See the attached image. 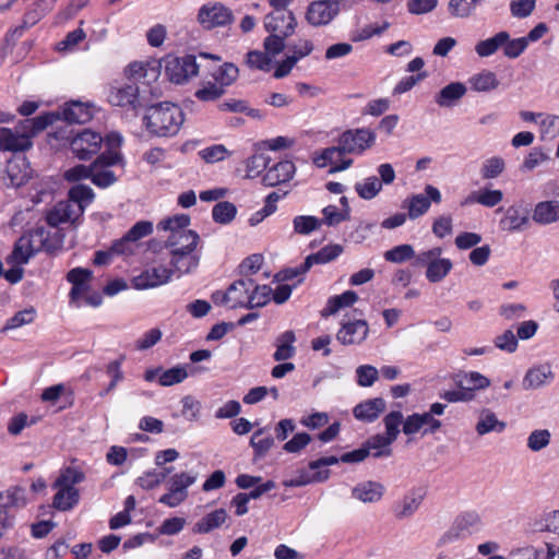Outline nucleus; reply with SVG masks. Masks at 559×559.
Listing matches in <instances>:
<instances>
[{"instance_id":"603ef678","label":"nucleus","mask_w":559,"mask_h":559,"mask_svg":"<svg viewBox=\"0 0 559 559\" xmlns=\"http://www.w3.org/2000/svg\"><path fill=\"white\" fill-rule=\"evenodd\" d=\"M238 68L233 63H224L214 73L215 83L222 86L224 90L231 85L238 78Z\"/></svg>"},{"instance_id":"774afa93","label":"nucleus","mask_w":559,"mask_h":559,"mask_svg":"<svg viewBox=\"0 0 559 559\" xmlns=\"http://www.w3.org/2000/svg\"><path fill=\"white\" fill-rule=\"evenodd\" d=\"M289 35H283L278 33H271L263 43L265 52L272 58L281 53L285 48V39Z\"/></svg>"},{"instance_id":"49530a36","label":"nucleus","mask_w":559,"mask_h":559,"mask_svg":"<svg viewBox=\"0 0 559 559\" xmlns=\"http://www.w3.org/2000/svg\"><path fill=\"white\" fill-rule=\"evenodd\" d=\"M28 239L20 237L14 245L12 253L8 257V263L22 265L28 262L36 252L31 248Z\"/></svg>"},{"instance_id":"a19ab883","label":"nucleus","mask_w":559,"mask_h":559,"mask_svg":"<svg viewBox=\"0 0 559 559\" xmlns=\"http://www.w3.org/2000/svg\"><path fill=\"white\" fill-rule=\"evenodd\" d=\"M528 222L527 212L518 206H510L500 221L501 228L508 231L521 229Z\"/></svg>"},{"instance_id":"6e6d98bb","label":"nucleus","mask_w":559,"mask_h":559,"mask_svg":"<svg viewBox=\"0 0 559 559\" xmlns=\"http://www.w3.org/2000/svg\"><path fill=\"white\" fill-rule=\"evenodd\" d=\"M382 189V183L379 181V179L374 176L368 177L364 182L356 183L355 190L357 191L358 195L365 200H371Z\"/></svg>"},{"instance_id":"2eb2a0df","label":"nucleus","mask_w":559,"mask_h":559,"mask_svg":"<svg viewBox=\"0 0 559 559\" xmlns=\"http://www.w3.org/2000/svg\"><path fill=\"white\" fill-rule=\"evenodd\" d=\"M199 23L206 29L229 25L234 21L233 12L221 3L204 4L198 13Z\"/></svg>"},{"instance_id":"72a5a7b5","label":"nucleus","mask_w":559,"mask_h":559,"mask_svg":"<svg viewBox=\"0 0 559 559\" xmlns=\"http://www.w3.org/2000/svg\"><path fill=\"white\" fill-rule=\"evenodd\" d=\"M266 432L267 428L263 427L255 430L250 438V445L253 449L254 461L264 457L274 447V438Z\"/></svg>"},{"instance_id":"2f4dec72","label":"nucleus","mask_w":559,"mask_h":559,"mask_svg":"<svg viewBox=\"0 0 559 559\" xmlns=\"http://www.w3.org/2000/svg\"><path fill=\"white\" fill-rule=\"evenodd\" d=\"M190 225V216L187 214H177L167 218L162 219L157 224L158 230L169 231L168 237H174L175 235H183L185 233H195L192 229H189Z\"/></svg>"},{"instance_id":"ea45409f","label":"nucleus","mask_w":559,"mask_h":559,"mask_svg":"<svg viewBox=\"0 0 559 559\" xmlns=\"http://www.w3.org/2000/svg\"><path fill=\"white\" fill-rule=\"evenodd\" d=\"M343 252L340 245H329L316 253L309 254L304 261V269H311L313 264H324L333 261Z\"/></svg>"},{"instance_id":"4468645a","label":"nucleus","mask_w":559,"mask_h":559,"mask_svg":"<svg viewBox=\"0 0 559 559\" xmlns=\"http://www.w3.org/2000/svg\"><path fill=\"white\" fill-rule=\"evenodd\" d=\"M369 331V324L366 320H343L336 333V340L345 346L359 345L368 337Z\"/></svg>"},{"instance_id":"f257e3e1","label":"nucleus","mask_w":559,"mask_h":559,"mask_svg":"<svg viewBox=\"0 0 559 559\" xmlns=\"http://www.w3.org/2000/svg\"><path fill=\"white\" fill-rule=\"evenodd\" d=\"M200 236L198 233H185L167 237L165 247L169 250V264L177 277L194 272L201 261L199 253Z\"/></svg>"},{"instance_id":"20e7f679","label":"nucleus","mask_w":559,"mask_h":559,"mask_svg":"<svg viewBox=\"0 0 559 559\" xmlns=\"http://www.w3.org/2000/svg\"><path fill=\"white\" fill-rule=\"evenodd\" d=\"M83 479L84 474L74 467H67L61 471L53 485L57 489L52 501L53 508L59 511L71 510L80 498L79 490L74 486Z\"/></svg>"},{"instance_id":"6ab92c4d","label":"nucleus","mask_w":559,"mask_h":559,"mask_svg":"<svg viewBox=\"0 0 559 559\" xmlns=\"http://www.w3.org/2000/svg\"><path fill=\"white\" fill-rule=\"evenodd\" d=\"M64 177L69 181L92 178L95 185L105 187V153L99 154L91 166L76 165L68 169Z\"/></svg>"},{"instance_id":"c85d7f7f","label":"nucleus","mask_w":559,"mask_h":559,"mask_svg":"<svg viewBox=\"0 0 559 559\" xmlns=\"http://www.w3.org/2000/svg\"><path fill=\"white\" fill-rule=\"evenodd\" d=\"M506 427L507 424L502 420H499L492 411L484 408L479 413L475 430L478 436H485L490 432L500 433L506 429Z\"/></svg>"},{"instance_id":"8fccbe9b","label":"nucleus","mask_w":559,"mask_h":559,"mask_svg":"<svg viewBox=\"0 0 559 559\" xmlns=\"http://www.w3.org/2000/svg\"><path fill=\"white\" fill-rule=\"evenodd\" d=\"M272 289L267 285H258L253 281V287L249 295L248 309L260 308L265 306L271 298Z\"/></svg>"},{"instance_id":"09e8293b","label":"nucleus","mask_w":559,"mask_h":559,"mask_svg":"<svg viewBox=\"0 0 559 559\" xmlns=\"http://www.w3.org/2000/svg\"><path fill=\"white\" fill-rule=\"evenodd\" d=\"M35 316L36 311L33 307L21 310L5 322L1 329V332L5 333L8 331L19 329L23 325L31 324L35 320Z\"/></svg>"},{"instance_id":"de8ad7c7","label":"nucleus","mask_w":559,"mask_h":559,"mask_svg":"<svg viewBox=\"0 0 559 559\" xmlns=\"http://www.w3.org/2000/svg\"><path fill=\"white\" fill-rule=\"evenodd\" d=\"M394 441L389 439L385 435L378 433L369 438L366 443V448L369 449V452L372 450V455L374 457L390 456L392 454L391 444Z\"/></svg>"},{"instance_id":"a18cd8bd","label":"nucleus","mask_w":559,"mask_h":559,"mask_svg":"<svg viewBox=\"0 0 559 559\" xmlns=\"http://www.w3.org/2000/svg\"><path fill=\"white\" fill-rule=\"evenodd\" d=\"M126 360L124 355H119L118 358L109 361L107 364V377L109 380L107 381V393L114 391L118 388V385L124 381L126 373L122 370V364Z\"/></svg>"},{"instance_id":"58836bf2","label":"nucleus","mask_w":559,"mask_h":559,"mask_svg":"<svg viewBox=\"0 0 559 559\" xmlns=\"http://www.w3.org/2000/svg\"><path fill=\"white\" fill-rule=\"evenodd\" d=\"M471 88L475 92H490L499 86V80L495 72L483 70L468 79Z\"/></svg>"},{"instance_id":"13d9d810","label":"nucleus","mask_w":559,"mask_h":559,"mask_svg":"<svg viewBox=\"0 0 559 559\" xmlns=\"http://www.w3.org/2000/svg\"><path fill=\"white\" fill-rule=\"evenodd\" d=\"M343 152L340 150L338 144L336 146H331L323 150L320 154L313 157V163L319 168H323L330 165H337L338 160H341Z\"/></svg>"},{"instance_id":"69168bd1","label":"nucleus","mask_w":559,"mask_h":559,"mask_svg":"<svg viewBox=\"0 0 559 559\" xmlns=\"http://www.w3.org/2000/svg\"><path fill=\"white\" fill-rule=\"evenodd\" d=\"M199 155L205 163L213 164L224 160L230 153L223 144H215L201 150Z\"/></svg>"},{"instance_id":"f8f14e48","label":"nucleus","mask_w":559,"mask_h":559,"mask_svg":"<svg viewBox=\"0 0 559 559\" xmlns=\"http://www.w3.org/2000/svg\"><path fill=\"white\" fill-rule=\"evenodd\" d=\"M480 525V516L475 511H466L459 515L453 525L439 538L438 546H445L456 539L469 535Z\"/></svg>"},{"instance_id":"423d86ee","label":"nucleus","mask_w":559,"mask_h":559,"mask_svg":"<svg viewBox=\"0 0 559 559\" xmlns=\"http://www.w3.org/2000/svg\"><path fill=\"white\" fill-rule=\"evenodd\" d=\"M126 75L128 79L141 83L143 85L142 88H146L147 96H159L157 88L152 86L160 75V64L158 61H134L127 68Z\"/></svg>"},{"instance_id":"1a4fd4ad","label":"nucleus","mask_w":559,"mask_h":559,"mask_svg":"<svg viewBox=\"0 0 559 559\" xmlns=\"http://www.w3.org/2000/svg\"><path fill=\"white\" fill-rule=\"evenodd\" d=\"M441 253L442 249L436 247L417 255V263L427 265L426 277L431 283L441 282L452 270V262Z\"/></svg>"},{"instance_id":"c03bdc74","label":"nucleus","mask_w":559,"mask_h":559,"mask_svg":"<svg viewBox=\"0 0 559 559\" xmlns=\"http://www.w3.org/2000/svg\"><path fill=\"white\" fill-rule=\"evenodd\" d=\"M508 32H499L490 38L478 41L475 46V51L479 57H489L496 53L503 43L508 41Z\"/></svg>"},{"instance_id":"6e6552de","label":"nucleus","mask_w":559,"mask_h":559,"mask_svg":"<svg viewBox=\"0 0 559 559\" xmlns=\"http://www.w3.org/2000/svg\"><path fill=\"white\" fill-rule=\"evenodd\" d=\"M343 0H313L306 10L305 19L313 27L330 25L341 13Z\"/></svg>"},{"instance_id":"680f3d73","label":"nucleus","mask_w":559,"mask_h":559,"mask_svg":"<svg viewBox=\"0 0 559 559\" xmlns=\"http://www.w3.org/2000/svg\"><path fill=\"white\" fill-rule=\"evenodd\" d=\"M403 423V414L400 411L390 412L383 418V424L385 427V436L395 441L400 433V426Z\"/></svg>"},{"instance_id":"338daca9","label":"nucleus","mask_w":559,"mask_h":559,"mask_svg":"<svg viewBox=\"0 0 559 559\" xmlns=\"http://www.w3.org/2000/svg\"><path fill=\"white\" fill-rule=\"evenodd\" d=\"M323 219L322 223L329 226H335L340 223L349 219V210L344 209L340 211L335 205H328L322 210Z\"/></svg>"},{"instance_id":"4be33fe9","label":"nucleus","mask_w":559,"mask_h":559,"mask_svg":"<svg viewBox=\"0 0 559 559\" xmlns=\"http://www.w3.org/2000/svg\"><path fill=\"white\" fill-rule=\"evenodd\" d=\"M33 145L32 138L21 123L14 129H0V146L5 151H25Z\"/></svg>"},{"instance_id":"e433bc0d","label":"nucleus","mask_w":559,"mask_h":559,"mask_svg":"<svg viewBox=\"0 0 559 559\" xmlns=\"http://www.w3.org/2000/svg\"><path fill=\"white\" fill-rule=\"evenodd\" d=\"M26 503L25 488L21 486H13L0 492L1 509H19L25 507Z\"/></svg>"},{"instance_id":"f03ea898","label":"nucleus","mask_w":559,"mask_h":559,"mask_svg":"<svg viewBox=\"0 0 559 559\" xmlns=\"http://www.w3.org/2000/svg\"><path fill=\"white\" fill-rule=\"evenodd\" d=\"M93 190L85 185H76L69 191V199L56 203L46 213V222L51 227L60 224L74 223L93 201Z\"/></svg>"},{"instance_id":"393cba45","label":"nucleus","mask_w":559,"mask_h":559,"mask_svg":"<svg viewBox=\"0 0 559 559\" xmlns=\"http://www.w3.org/2000/svg\"><path fill=\"white\" fill-rule=\"evenodd\" d=\"M32 173L26 157L15 156L8 160L5 174L9 182L7 185L15 188L21 187L28 181L32 177Z\"/></svg>"},{"instance_id":"7c9ffc66","label":"nucleus","mask_w":559,"mask_h":559,"mask_svg":"<svg viewBox=\"0 0 559 559\" xmlns=\"http://www.w3.org/2000/svg\"><path fill=\"white\" fill-rule=\"evenodd\" d=\"M533 219L542 225L552 224L559 221V201H543L536 204Z\"/></svg>"},{"instance_id":"864d4df0","label":"nucleus","mask_w":559,"mask_h":559,"mask_svg":"<svg viewBox=\"0 0 559 559\" xmlns=\"http://www.w3.org/2000/svg\"><path fill=\"white\" fill-rule=\"evenodd\" d=\"M236 213L237 209L233 203L223 201L214 205L212 216L216 223L228 224L235 218Z\"/></svg>"},{"instance_id":"bb28decb","label":"nucleus","mask_w":559,"mask_h":559,"mask_svg":"<svg viewBox=\"0 0 559 559\" xmlns=\"http://www.w3.org/2000/svg\"><path fill=\"white\" fill-rule=\"evenodd\" d=\"M296 171V167L290 160H282L271 167L263 176V183L267 187H275L277 185L289 181Z\"/></svg>"},{"instance_id":"c9c22d12","label":"nucleus","mask_w":559,"mask_h":559,"mask_svg":"<svg viewBox=\"0 0 559 559\" xmlns=\"http://www.w3.org/2000/svg\"><path fill=\"white\" fill-rule=\"evenodd\" d=\"M466 93V86L461 82H453L441 88L436 96V103L440 107H451Z\"/></svg>"},{"instance_id":"412c9836","label":"nucleus","mask_w":559,"mask_h":559,"mask_svg":"<svg viewBox=\"0 0 559 559\" xmlns=\"http://www.w3.org/2000/svg\"><path fill=\"white\" fill-rule=\"evenodd\" d=\"M252 287L253 280L251 277L245 276L239 278L230 284L224 295H222V301L229 302L231 308H248Z\"/></svg>"},{"instance_id":"dca6fc26","label":"nucleus","mask_w":559,"mask_h":559,"mask_svg":"<svg viewBox=\"0 0 559 559\" xmlns=\"http://www.w3.org/2000/svg\"><path fill=\"white\" fill-rule=\"evenodd\" d=\"M171 267L163 264L145 269L141 274L132 278V285L135 289L143 290L155 288L167 284L174 275Z\"/></svg>"},{"instance_id":"f3484780","label":"nucleus","mask_w":559,"mask_h":559,"mask_svg":"<svg viewBox=\"0 0 559 559\" xmlns=\"http://www.w3.org/2000/svg\"><path fill=\"white\" fill-rule=\"evenodd\" d=\"M102 143L100 133L84 129L71 140L70 146L78 158L88 159L99 151Z\"/></svg>"},{"instance_id":"c756f323","label":"nucleus","mask_w":559,"mask_h":559,"mask_svg":"<svg viewBox=\"0 0 559 559\" xmlns=\"http://www.w3.org/2000/svg\"><path fill=\"white\" fill-rule=\"evenodd\" d=\"M61 118L69 123H86L92 119L91 108L81 102H70L60 112Z\"/></svg>"},{"instance_id":"f704fd0d","label":"nucleus","mask_w":559,"mask_h":559,"mask_svg":"<svg viewBox=\"0 0 559 559\" xmlns=\"http://www.w3.org/2000/svg\"><path fill=\"white\" fill-rule=\"evenodd\" d=\"M60 119L61 115L59 111L45 112L35 118L21 121V127L27 130L31 138H33Z\"/></svg>"},{"instance_id":"79ce46f5","label":"nucleus","mask_w":559,"mask_h":559,"mask_svg":"<svg viewBox=\"0 0 559 559\" xmlns=\"http://www.w3.org/2000/svg\"><path fill=\"white\" fill-rule=\"evenodd\" d=\"M227 519V513L224 509H217L194 524L193 532L198 534H205L222 526Z\"/></svg>"},{"instance_id":"0eeeda50","label":"nucleus","mask_w":559,"mask_h":559,"mask_svg":"<svg viewBox=\"0 0 559 559\" xmlns=\"http://www.w3.org/2000/svg\"><path fill=\"white\" fill-rule=\"evenodd\" d=\"M126 75L128 79L141 83L143 85L142 88H146L147 96H159L157 88L152 86L160 75V64L158 61H134L127 68Z\"/></svg>"},{"instance_id":"a211bd4d","label":"nucleus","mask_w":559,"mask_h":559,"mask_svg":"<svg viewBox=\"0 0 559 559\" xmlns=\"http://www.w3.org/2000/svg\"><path fill=\"white\" fill-rule=\"evenodd\" d=\"M93 272L84 267H74L67 273V281L72 285L69 293L70 302L81 307V298L92 288Z\"/></svg>"},{"instance_id":"5701e85b","label":"nucleus","mask_w":559,"mask_h":559,"mask_svg":"<svg viewBox=\"0 0 559 559\" xmlns=\"http://www.w3.org/2000/svg\"><path fill=\"white\" fill-rule=\"evenodd\" d=\"M384 493L385 486L376 480H364L352 488L353 499L365 504H374L380 502Z\"/></svg>"},{"instance_id":"bf43d9fd","label":"nucleus","mask_w":559,"mask_h":559,"mask_svg":"<svg viewBox=\"0 0 559 559\" xmlns=\"http://www.w3.org/2000/svg\"><path fill=\"white\" fill-rule=\"evenodd\" d=\"M415 251L411 245H400L384 252V259L392 263H402L414 258Z\"/></svg>"},{"instance_id":"9b49d317","label":"nucleus","mask_w":559,"mask_h":559,"mask_svg":"<svg viewBox=\"0 0 559 559\" xmlns=\"http://www.w3.org/2000/svg\"><path fill=\"white\" fill-rule=\"evenodd\" d=\"M376 141V133L367 128L347 130L343 132L337 144L343 154H361L370 148Z\"/></svg>"},{"instance_id":"37998d69","label":"nucleus","mask_w":559,"mask_h":559,"mask_svg":"<svg viewBox=\"0 0 559 559\" xmlns=\"http://www.w3.org/2000/svg\"><path fill=\"white\" fill-rule=\"evenodd\" d=\"M358 300V295L354 290H346L345 293L331 297L325 308L321 311L322 317L335 314L344 307H350Z\"/></svg>"},{"instance_id":"aec40b11","label":"nucleus","mask_w":559,"mask_h":559,"mask_svg":"<svg viewBox=\"0 0 559 559\" xmlns=\"http://www.w3.org/2000/svg\"><path fill=\"white\" fill-rule=\"evenodd\" d=\"M297 22L292 11L273 9L264 19V26L270 33L293 35Z\"/></svg>"},{"instance_id":"a878e982","label":"nucleus","mask_w":559,"mask_h":559,"mask_svg":"<svg viewBox=\"0 0 559 559\" xmlns=\"http://www.w3.org/2000/svg\"><path fill=\"white\" fill-rule=\"evenodd\" d=\"M552 378L554 372L550 365H538L527 370L523 378L522 386L524 390H536L546 385Z\"/></svg>"},{"instance_id":"cd10ccee","label":"nucleus","mask_w":559,"mask_h":559,"mask_svg":"<svg viewBox=\"0 0 559 559\" xmlns=\"http://www.w3.org/2000/svg\"><path fill=\"white\" fill-rule=\"evenodd\" d=\"M385 406L382 397H374L356 405L353 412L359 420L373 421L384 412Z\"/></svg>"},{"instance_id":"e2e57ef3","label":"nucleus","mask_w":559,"mask_h":559,"mask_svg":"<svg viewBox=\"0 0 559 559\" xmlns=\"http://www.w3.org/2000/svg\"><path fill=\"white\" fill-rule=\"evenodd\" d=\"M504 168V160L499 156H493L484 162L480 173L484 179H493L501 175Z\"/></svg>"},{"instance_id":"3c124183","label":"nucleus","mask_w":559,"mask_h":559,"mask_svg":"<svg viewBox=\"0 0 559 559\" xmlns=\"http://www.w3.org/2000/svg\"><path fill=\"white\" fill-rule=\"evenodd\" d=\"M549 160L550 156L546 152L539 147H534L523 160L520 169L523 173H530Z\"/></svg>"},{"instance_id":"052dcab7","label":"nucleus","mask_w":559,"mask_h":559,"mask_svg":"<svg viewBox=\"0 0 559 559\" xmlns=\"http://www.w3.org/2000/svg\"><path fill=\"white\" fill-rule=\"evenodd\" d=\"M540 135L544 140H552L559 136V116L546 115L539 122Z\"/></svg>"},{"instance_id":"4c0bfd02","label":"nucleus","mask_w":559,"mask_h":559,"mask_svg":"<svg viewBox=\"0 0 559 559\" xmlns=\"http://www.w3.org/2000/svg\"><path fill=\"white\" fill-rule=\"evenodd\" d=\"M123 138L118 132L107 133V168L114 165L126 164L121 146Z\"/></svg>"},{"instance_id":"0e129e2a","label":"nucleus","mask_w":559,"mask_h":559,"mask_svg":"<svg viewBox=\"0 0 559 559\" xmlns=\"http://www.w3.org/2000/svg\"><path fill=\"white\" fill-rule=\"evenodd\" d=\"M188 377L185 367L177 366L168 370H163L159 377V384L163 386H170L182 382Z\"/></svg>"},{"instance_id":"39448f33","label":"nucleus","mask_w":559,"mask_h":559,"mask_svg":"<svg viewBox=\"0 0 559 559\" xmlns=\"http://www.w3.org/2000/svg\"><path fill=\"white\" fill-rule=\"evenodd\" d=\"M148 99L146 88H141L135 83L112 87L108 98L115 106L129 107L133 110L148 106Z\"/></svg>"},{"instance_id":"b1692460","label":"nucleus","mask_w":559,"mask_h":559,"mask_svg":"<svg viewBox=\"0 0 559 559\" xmlns=\"http://www.w3.org/2000/svg\"><path fill=\"white\" fill-rule=\"evenodd\" d=\"M426 195L424 194H416L413 195L407 205L408 210V216L412 219H415L421 215H424L430 207L431 201L435 203L441 202V193L440 191L428 185L425 188Z\"/></svg>"},{"instance_id":"9d476101","label":"nucleus","mask_w":559,"mask_h":559,"mask_svg":"<svg viewBox=\"0 0 559 559\" xmlns=\"http://www.w3.org/2000/svg\"><path fill=\"white\" fill-rule=\"evenodd\" d=\"M200 64L197 57L187 55L183 57H171L166 60L165 73L167 78L176 84H182L189 79L197 76Z\"/></svg>"},{"instance_id":"5fc2aeb1","label":"nucleus","mask_w":559,"mask_h":559,"mask_svg":"<svg viewBox=\"0 0 559 559\" xmlns=\"http://www.w3.org/2000/svg\"><path fill=\"white\" fill-rule=\"evenodd\" d=\"M321 225V219L310 215H298L293 219L294 231L298 235H309Z\"/></svg>"},{"instance_id":"4d7b16f0","label":"nucleus","mask_w":559,"mask_h":559,"mask_svg":"<svg viewBox=\"0 0 559 559\" xmlns=\"http://www.w3.org/2000/svg\"><path fill=\"white\" fill-rule=\"evenodd\" d=\"M551 433L548 429H536L527 438V448L533 452H539L550 443Z\"/></svg>"},{"instance_id":"473e14b6","label":"nucleus","mask_w":559,"mask_h":559,"mask_svg":"<svg viewBox=\"0 0 559 559\" xmlns=\"http://www.w3.org/2000/svg\"><path fill=\"white\" fill-rule=\"evenodd\" d=\"M423 499L424 495L419 489L412 490L394 508V514L396 519L403 520L412 516L418 510Z\"/></svg>"},{"instance_id":"7ed1b4c3","label":"nucleus","mask_w":559,"mask_h":559,"mask_svg":"<svg viewBox=\"0 0 559 559\" xmlns=\"http://www.w3.org/2000/svg\"><path fill=\"white\" fill-rule=\"evenodd\" d=\"M144 116L146 129L158 136H171L178 133L183 121L185 116L181 108L175 104L165 102L157 105L151 103Z\"/></svg>"},{"instance_id":"ddd939ff","label":"nucleus","mask_w":559,"mask_h":559,"mask_svg":"<svg viewBox=\"0 0 559 559\" xmlns=\"http://www.w3.org/2000/svg\"><path fill=\"white\" fill-rule=\"evenodd\" d=\"M197 480L195 475L182 472L170 478L169 491L159 498V502L175 508L188 498V488Z\"/></svg>"}]
</instances>
